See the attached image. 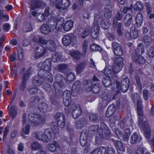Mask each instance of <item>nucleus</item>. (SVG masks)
<instances>
[{"mask_svg":"<svg viewBox=\"0 0 154 154\" xmlns=\"http://www.w3.org/2000/svg\"><path fill=\"white\" fill-rule=\"evenodd\" d=\"M70 99V91L69 90L65 91L63 93V99Z\"/></svg>","mask_w":154,"mask_h":154,"instance_id":"3c124183","label":"nucleus"},{"mask_svg":"<svg viewBox=\"0 0 154 154\" xmlns=\"http://www.w3.org/2000/svg\"><path fill=\"white\" fill-rule=\"evenodd\" d=\"M42 146L39 143L34 142L31 145V148L33 150H38L42 148Z\"/></svg>","mask_w":154,"mask_h":154,"instance_id":"a19ab883","label":"nucleus"},{"mask_svg":"<svg viewBox=\"0 0 154 154\" xmlns=\"http://www.w3.org/2000/svg\"><path fill=\"white\" fill-rule=\"evenodd\" d=\"M67 67V65L64 63L59 64L57 66V68L58 70L62 72L66 70Z\"/></svg>","mask_w":154,"mask_h":154,"instance_id":"c03bdc74","label":"nucleus"},{"mask_svg":"<svg viewBox=\"0 0 154 154\" xmlns=\"http://www.w3.org/2000/svg\"><path fill=\"white\" fill-rule=\"evenodd\" d=\"M64 20L61 18L59 20L56 25V29L57 30L61 29L62 28L63 30L66 32L70 31L72 28L74 24L73 22L71 20H69L64 23Z\"/></svg>","mask_w":154,"mask_h":154,"instance_id":"39448f33","label":"nucleus"},{"mask_svg":"<svg viewBox=\"0 0 154 154\" xmlns=\"http://www.w3.org/2000/svg\"><path fill=\"white\" fill-rule=\"evenodd\" d=\"M28 117L29 120L35 126L42 124L45 120L44 117L37 114H30Z\"/></svg>","mask_w":154,"mask_h":154,"instance_id":"6e6552de","label":"nucleus"},{"mask_svg":"<svg viewBox=\"0 0 154 154\" xmlns=\"http://www.w3.org/2000/svg\"><path fill=\"white\" fill-rule=\"evenodd\" d=\"M30 70L28 69L24 74L23 78V80L20 85V88L22 91L24 90L26 88V82L27 80L30 75Z\"/></svg>","mask_w":154,"mask_h":154,"instance_id":"f3484780","label":"nucleus"},{"mask_svg":"<svg viewBox=\"0 0 154 154\" xmlns=\"http://www.w3.org/2000/svg\"><path fill=\"white\" fill-rule=\"evenodd\" d=\"M44 79L47 80L49 81L47 78H45L43 76H40L38 74V75L35 76L33 81V84L35 86H39L41 85L44 81Z\"/></svg>","mask_w":154,"mask_h":154,"instance_id":"a211bd4d","label":"nucleus"},{"mask_svg":"<svg viewBox=\"0 0 154 154\" xmlns=\"http://www.w3.org/2000/svg\"><path fill=\"white\" fill-rule=\"evenodd\" d=\"M55 118L57 121L58 126L61 128H64L66 125V120L63 114L61 112L58 113L55 116Z\"/></svg>","mask_w":154,"mask_h":154,"instance_id":"ddd939ff","label":"nucleus"},{"mask_svg":"<svg viewBox=\"0 0 154 154\" xmlns=\"http://www.w3.org/2000/svg\"><path fill=\"white\" fill-rule=\"evenodd\" d=\"M135 79L137 84V87L140 89V91L141 93V91L142 90V85L140 82V79L138 76H136L135 77Z\"/></svg>","mask_w":154,"mask_h":154,"instance_id":"6e6d98bb","label":"nucleus"},{"mask_svg":"<svg viewBox=\"0 0 154 154\" xmlns=\"http://www.w3.org/2000/svg\"><path fill=\"white\" fill-rule=\"evenodd\" d=\"M144 47L142 44H139L136 50V55L135 56H140L144 52Z\"/></svg>","mask_w":154,"mask_h":154,"instance_id":"2f4dec72","label":"nucleus"},{"mask_svg":"<svg viewBox=\"0 0 154 154\" xmlns=\"http://www.w3.org/2000/svg\"><path fill=\"white\" fill-rule=\"evenodd\" d=\"M143 20V15L140 12H138L136 15L135 17L136 24L138 28L142 26Z\"/></svg>","mask_w":154,"mask_h":154,"instance_id":"412c9836","label":"nucleus"},{"mask_svg":"<svg viewBox=\"0 0 154 154\" xmlns=\"http://www.w3.org/2000/svg\"><path fill=\"white\" fill-rule=\"evenodd\" d=\"M112 72L109 68H106L104 69V73L106 77H108L110 76L109 75H111L112 74Z\"/></svg>","mask_w":154,"mask_h":154,"instance_id":"052dcab7","label":"nucleus"},{"mask_svg":"<svg viewBox=\"0 0 154 154\" xmlns=\"http://www.w3.org/2000/svg\"><path fill=\"white\" fill-rule=\"evenodd\" d=\"M107 154H116L115 150L111 147H107Z\"/></svg>","mask_w":154,"mask_h":154,"instance_id":"338daca9","label":"nucleus"},{"mask_svg":"<svg viewBox=\"0 0 154 154\" xmlns=\"http://www.w3.org/2000/svg\"><path fill=\"white\" fill-rule=\"evenodd\" d=\"M88 45V41L86 40L85 41L83 44L82 50L84 53L85 54L86 52L87 47Z\"/></svg>","mask_w":154,"mask_h":154,"instance_id":"e2e57ef3","label":"nucleus"},{"mask_svg":"<svg viewBox=\"0 0 154 154\" xmlns=\"http://www.w3.org/2000/svg\"><path fill=\"white\" fill-rule=\"evenodd\" d=\"M114 143L117 149L118 150L122 151H125V149L120 141L115 140L114 141Z\"/></svg>","mask_w":154,"mask_h":154,"instance_id":"4c0bfd02","label":"nucleus"},{"mask_svg":"<svg viewBox=\"0 0 154 154\" xmlns=\"http://www.w3.org/2000/svg\"><path fill=\"white\" fill-rule=\"evenodd\" d=\"M97 150V154H105L107 151L105 147H102L98 149H96L95 150L92 151V152Z\"/></svg>","mask_w":154,"mask_h":154,"instance_id":"49530a36","label":"nucleus"},{"mask_svg":"<svg viewBox=\"0 0 154 154\" xmlns=\"http://www.w3.org/2000/svg\"><path fill=\"white\" fill-rule=\"evenodd\" d=\"M111 25V23L106 20H103L101 21L100 26L103 28L107 29Z\"/></svg>","mask_w":154,"mask_h":154,"instance_id":"e433bc0d","label":"nucleus"},{"mask_svg":"<svg viewBox=\"0 0 154 154\" xmlns=\"http://www.w3.org/2000/svg\"><path fill=\"white\" fill-rule=\"evenodd\" d=\"M131 39H135L137 38L138 36V31L136 30H131Z\"/></svg>","mask_w":154,"mask_h":154,"instance_id":"de8ad7c7","label":"nucleus"},{"mask_svg":"<svg viewBox=\"0 0 154 154\" xmlns=\"http://www.w3.org/2000/svg\"><path fill=\"white\" fill-rule=\"evenodd\" d=\"M34 52V57L38 59L42 57L45 55L46 52V50L43 46H40L36 47Z\"/></svg>","mask_w":154,"mask_h":154,"instance_id":"4468645a","label":"nucleus"},{"mask_svg":"<svg viewBox=\"0 0 154 154\" xmlns=\"http://www.w3.org/2000/svg\"><path fill=\"white\" fill-rule=\"evenodd\" d=\"M55 82L54 83L55 89L59 90L61 87L66 86L67 84L65 78L60 74H57L55 77Z\"/></svg>","mask_w":154,"mask_h":154,"instance_id":"0eeeda50","label":"nucleus"},{"mask_svg":"<svg viewBox=\"0 0 154 154\" xmlns=\"http://www.w3.org/2000/svg\"><path fill=\"white\" fill-rule=\"evenodd\" d=\"M91 134H96L95 143L97 144L101 143L103 139H106L109 136V131L105 123H101L100 128L98 125H92L89 128Z\"/></svg>","mask_w":154,"mask_h":154,"instance_id":"f03ea898","label":"nucleus"},{"mask_svg":"<svg viewBox=\"0 0 154 154\" xmlns=\"http://www.w3.org/2000/svg\"><path fill=\"white\" fill-rule=\"evenodd\" d=\"M72 114L73 117L74 119L77 118L81 115L82 111L79 105L76 104L73 106Z\"/></svg>","mask_w":154,"mask_h":154,"instance_id":"6ab92c4d","label":"nucleus"},{"mask_svg":"<svg viewBox=\"0 0 154 154\" xmlns=\"http://www.w3.org/2000/svg\"><path fill=\"white\" fill-rule=\"evenodd\" d=\"M133 60L140 65H143L145 62V59L141 56H134L132 57Z\"/></svg>","mask_w":154,"mask_h":154,"instance_id":"bb28decb","label":"nucleus"},{"mask_svg":"<svg viewBox=\"0 0 154 154\" xmlns=\"http://www.w3.org/2000/svg\"><path fill=\"white\" fill-rule=\"evenodd\" d=\"M36 17L38 20L39 22H43L45 19V17L43 14L41 13H37Z\"/></svg>","mask_w":154,"mask_h":154,"instance_id":"37998d69","label":"nucleus"},{"mask_svg":"<svg viewBox=\"0 0 154 154\" xmlns=\"http://www.w3.org/2000/svg\"><path fill=\"white\" fill-rule=\"evenodd\" d=\"M29 4L32 10L41 7H44L45 6V4L44 2L38 0H31L29 2Z\"/></svg>","mask_w":154,"mask_h":154,"instance_id":"2eb2a0df","label":"nucleus"},{"mask_svg":"<svg viewBox=\"0 0 154 154\" xmlns=\"http://www.w3.org/2000/svg\"><path fill=\"white\" fill-rule=\"evenodd\" d=\"M102 99L103 101L109 102L110 101V96L105 92H104L102 95Z\"/></svg>","mask_w":154,"mask_h":154,"instance_id":"09e8293b","label":"nucleus"},{"mask_svg":"<svg viewBox=\"0 0 154 154\" xmlns=\"http://www.w3.org/2000/svg\"><path fill=\"white\" fill-rule=\"evenodd\" d=\"M48 40L42 37H39L38 39V42L44 45H46Z\"/></svg>","mask_w":154,"mask_h":154,"instance_id":"5fc2aeb1","label":"nucleus"},{"mask_svg":"<svg viewBox=\"0 0 154 154\" xmlns=\"http://www.w3.org/2000/svg\"><path fill=\"white\" fill-rule=\"evenodd\" d=\"M100 90L99 86L98 84L96 85H93L92 88H89L88 89V91H91L92 90V91L95 93H98Z\"/></svg>","mask_w":154,"mask_h":154,"instance_id":"79ce46f5","label":"nucleus"},{"mask_svg":"<svg viewBox=\"0 0 154 154\" xmlns=\"http://www.w3.org/2000/svg\"><path fill=\"white\" fill-rule=\"evenodd\" d=\"M102 82L106 87H108L112 83V82L109 77H106V78H104L102 79Z\"/></svg>","mask_w":154,"mask_h":154,"instance_id":"ea45409f","label":"nucleus"},{"mask_svg":"<svg viewBox=\"0 0 154 154\" xmlns=\"http://www.w3.org/2000/svg\"><path fill=\"white\" fill-rule=\"evenodd\" d=\"M90 48L91 50L95 51H100L101 50V48L98 45L96 44H93L91 46Z\"/></svg>","mask_w":154,"mask_h":154,"instance_id":"864d4df0","label":"nucleus"},{"mask_svg":"<svg viewBox=\"0 0 154 154\" xmlns=\"http://www.w3.org/2000/svg\"><path fill=\"white\" fill-rule=\"evenodd\" d=\"M84 68V65L83 64L81 63L79 64L77 68L76 72L78 73H81L83 69Z\"/></svg>","mask_w":154,"mask_h":154,"instance_id":"13d9d810","label":"nucleus"},{"mask_svg":"<svg viewBox=\"0 0 154 154\" xmlns=\"http://www.w3.org/2000/svg\"><path fill=\"white\" fill-rule=\"evenodd\" d=\"M75 77L74 74L72 72L68 73L67 76V80L70 82L74 80L75 79Z\"/></svg>","mask_w":154,"mask_h":154,"instance_id":"8fccbe9b","label":"nucleus"},{"mask_svg":"<svg viewBox=\"0 0 154 154\" xmlns=\"http://www.w3.org/2000/svg\"><path fill=\"white\" fill-rule=\"evenodd\" d=\"M99 26L98 24H96L92 27L90 32L89 29L88 28H86L81 34L80 36L82 38H85L90 32L91 33L92 38L95 39L97 38L99 35Z\"/></svg>","mask_w":154,"mask_h":154,"instance_id":"423d86ee","label":"nucleus"},{"mask_svg":"<svg viewBox=\"0 0 154 154\" xmlns=\"http://www.w3.org/2000/svg\"><path fill=\"white\" fill-rule=\"evenodd\" d=\"M40 30L43 34H48L51 31V27L47 24H44L41 27Z\"/></svg>","mask_w":154,"mask_h":154,"instance_id":"c756f323","label":"nucleus"},{"mask_svg":"<svg viewBox=\"0 0 154 154\" xmlns=\"http://www.w3.org/2000/svg\"><path fill=\"white\" fill-rule=\"evenodd\" d=\"M51 4H55L56 8L58 9H65L68 8L70 5L69 0H50Z\"/></svg>","mask_w":154,"mask_h":154,"instance_id":"9d476101","label":"nucleus"},{"mask_svg":"<svg viewBox=\"0 0 154 154\" xmlns=\"http://www.w3.org/2000/svg\"><path fill=\"white\" fill-rule=\"evenodd\" d=\"M132 98L134 102L137 103V112L138 117V123L143 129L145 137L149 140L151 136V130L147 121L144 120V116L141 105L142 101L140 96L137 94L132 95Z\"/></svg>","mask_w":154,"mask_h":154,"instance_id":"f257e3e1","label":"nucleus"},{"mask_svg":"<svg viewBox=\"0 0 154 154\" xmlns=\"http://www.w3.org/2000/svg\"><path fill=\"white\" fill-rule=\"evenodd\" d=\"M53 134H54V137L57 136L59 132V128L57 126H54L52 129Z\"/></svg>","mask_w":154,"mask_h":154,"instance_id":"680f3d73","label":"nucleus"},{"mask_svg":"<svg viewBox=\"0 0 154 154\" xmlns=\"http://www.w3.org/2000/svg\"><path fill=\"white\" fill-rule=\"evenodd\" d=\"M18 56L19 59L20 60H22L23 58V50L21 49H19L18 51Z\"/></svg>","mask_w":154,"mask_h":154,"instance_id":"69168bd1","label":"nucleus"},{"mask_svg":"<svg viewBox=\"0 0 154 154\" xmlns=\"http://www.w3.org/2000/svg\"><path fill=\"white\" fill-rule=\"evenodd\" d=\"M132 15L130 14L126 15L124 19V22L125 26L128 27L130 26L132 23Z\"/></svg>","mask_w":154,"mask_h":154,"instance_id":"b1692460","label":"nucleus"},{"mask_svg":"<svg viewBox=\"0 0 154 154\" xmlns=\"http://www.w3.org/2000/svg\"><path fill=\"white\" fill-rule=\"evenodd\" d=\"M112 48L114 54L117 56H121L123 54V51L121 45L119 43L114 42L112 43Z\"/></svg>","mask_w":154,"mask_h":154,"instance_id":"dca6fc26","label":"nucleus"},{"mask_svg":"<svg viewBox=\"0 0 154 154\" xmlns=\"http://www.w3.org/2000/svg\"><path fill=\"white\" fill-rule=\"evenodd\" d=\"M98 116L96 114H93L90 115L89 118L92 121H95L97 119Z\"/></svg>","mask_w":154,"mask_h":154,"instance_id":"774afa93","label":"nucleus"},{"mask_svg":"<svg viewBox=\"0 0 154 154\" xmlns=\"http://www.w3.org/2000/svg\"><path fill=\"white\" fill-rule=\"evenodd\" d=\"M115 110V107L113 104L109 105L108 107L106 112V115L107 117H109L114 113Z\"/></svg>","mask_w":154,"mask_h":154,"instance_id":"cd10ccee","label":"nucleus"},{"mask_svg":"<svg viewBox=\"0 0 154 154\" xmlns=\"http://www.w3.org/2000/svg\"><path fill=\"white\" fill-rule=\"evenodd\" d=\"M39 100V98L38 96H35L31 98L29 100L30 104L32 105L36 102H38Z\"/></svg>","mask_w":154,"mask_h":154,"instance_id":"603ef678","label":"nucleus"},{"mask_svg":"<svg viewBox=\"0 0 154 154\" xmlns=\"http://www.w3.org/2000/svg\"><path fill=\"white\" fill-rule=\"evenodd\" d=\"M122 14L120 10H119L116 15L114 17V18L118 20H121L122 18Z\"/></svg>","mask_w":154,"mask_h":154,"instance_id":"0e129e2a","label":"nucleus"},{"mask_svg":"<svg viewBox=\"0 0 154 154\" xmlns=\"http://www.w3.org/2000/svg\"><path fill=\"white\" fill-rule=\"evenodd\" d=\"M116 89L118 92L121 91L122 92H126L128 90L129 85V80L126 77L123 79L121 82H116Z\"/></svg>","mask_w":154,"mask_h":154,"instance_id":"1a4fd4ad","label":"nucleus"},{"mask_svg":"<svg viewBox=\"0 0 154 154\" xmlns=\"http://www.w3.org/2000/svg\"><path fill=\"white\" fill-rule=\"evenodd\" d=\"M141 139V137L135 133L132 134L131 138V143L133 144L139 143Z\"/></svg>","mask_w":154,"mask_h":154,"instance_id":"a878e982","label":"nucleus"},{"mask_svg":"<svg viewBox=\"0 0 154 154\" xmlns=\"http://www.w3.org/2000/svg\"><path fill=\"white\" fill-rule=\"evenodd\" d=\"M69 54L74 59L79 60L82 56L85 57L86 54H82L79 51L77 50H72L69 51Z\"/></svg>","mask_w":154,"mask_h":154,"instance_id":"aec40b11","label":"nucleus"},{"mask_svg":"<svg viewBox=\"0 0 154 154\" xmlns=\"http://www.w3.org/2000/svg\"><path fill=\"white\" fill-rule=\"evenodd\" d=\"M38 109L39 111L43 113H46L48 112V106L45 102H42L39 104Z\"/></svg>","mask_w":154,"mask_h":154,"instance_id":"c85d7f7f","label":"nucleus"},{"mask_svg":"<svg viewBox=\"0 0 154 154\" xmlns=\"http://www.w3.org/2000/svg\"><path fill=\"white\" fill-rule=\"evenodd\" d=\"M32 29L31 24L27 22L24 23L23 26V30L24 32H28L31 31Z\"/></svg>","mask_w":154,"mask_h":154,"instance_id":"72a5a7b5","label":"nucleus"},{"mask_svg":"<svg viewBox=\"0 0 154 154\" xmlns=\"http://www.w3.org/2000/svg\"><path fill=\"white\" fill-rule=\"evenodd\" d=\"M8 113L10 117L12 119H14L17 114V110L16 107L11 106Z\"/></svg>","mask_w":154,"mask_h":154,"instance_id":"473e14b6","label":"nucleus"},{"mask_svg":"<svg viewBox=\"0 0 154 154\" xmlns=\"http://www.w3.org/2000/svg\"><path fill=\"white\" fill-rule=\"evenodd\" d=\"M61 57L62 56L60 53L55 52L52 54L51 60L53 62H58L61 60Z\"/></svg>","mask_w":154,"mask_h":154,"instance_id":"7c9ffc66","label":"nucleus"},{"mask_svg":"<svg viewBox=\"0 0 154 154\" xmlns=\"http://www.w3.org/2000/svg\"><path fill=\"white\" fill-rule=\"evenodd\" d=\"M119 61V65L114 64L112 67L113 72L114 73H117L120 72L122 69L123 66V59L121 57H116L114 60L115 62H117L118 61Z\"/></svg>","mask_w":154,"mask_h":154,"instance_id":"f8f14e48","label":"nucleus"},{"mask_svg":"<svg viewBox=\"0 0 154 154\" xmlns=\"http://www.w3.org/2000/svg\"><path fill=\"white\" fill-rule=\"evenodd\" d=\"M46 48L51 51H54L56 48V45L53 40H48L46 45Z\"/></svg>","mask_w":154,"mask_h":154,"instance_id":"5701e85b","label":"nucleus"},{"mask_svg":"<svg viewBox=\"0 0 154 154\" xmlns=\"http://www.w3.org/2000/svg\"><path fill=\"white\" fill-rule=\"evenodd\" d=\"M147 53L149 57H153L154 56V47H151L148 50Z\"/></svg>","mask_w":154,"mask_h":154,"instance_id":"4d7b16f0","label":"nucleus"},{"mask_svg":"<svg viewBox=\"0 0 154 154\" xmlns=\"http://www.w3.org/2000/svg\"><path fill=\"white\" fill-rule=\"evenodd\" d=\"M30 130V125L29 124H27L25 127L24 128H22V132L24 134L27 135L29 133Z\"/></svg>","mask_w":154,"mask_h":154,"instance_id":"bf43d9fd","label":"nucleus"},{"mask_svg":"<svg viewBox=\"0 0 154 154\" xmlns=\"http://www.w3.org/2000/svg\"><path fill=\"white\" fill-rule=\"evenodd\" d=\"M59 144L56 142L54 141L53 143L49 144L47 145L48 150L51 152L55 151L57 148H59Z\"/></svg>","mask_w":154,"mask_h":154,"instance_id":"393cba45","label":"nucleus"},{"mask_svg":"<svg viewBox=\"0 0 154 154\" xmlns=\"http://www.w3.org/2000/svg\"><path fill=\"white\" fill-rule=\"evenodd\" d=\"M143 8V5L140 1L137 2L133 6L134 10L136 11H141Z\"/></svg>","mask_w":154,"mask_h":154,"instance_id":"f704fd0d","label":"nucleus"},{"mask_svg":"<svg viewBox=\"0 0 154 154\" xmlns=\"http://www.w3.org/2000/svg\"><path fill=\"white\" fill-rule=\"evenodd\" d=\"M76 41V37L72 34H68L64 35L62 39V44L65 46L69 45L71 43H75Z\"/></svg>","mask_w":154,"mask_h":154,"instance_id":"9b49d317","label":"nucleus"},{"mask_svg":"<svg viewBox=\"0 0 154 154\" xmlns=\"http://www.w3.org/2000/svg\"><path fill=\"white\" fill-rule=\"evenodd\" d=\"M112 9V6L111 5H107L105 7L104 13V16L106 18L109 19L111 17Z\"/></svg>","mask_w":154,"mask_h":154,"instance_id":"4be33fe9","label":"nucleus"},{"mask_svg":"<svg viewBox=\"0 0 154 154\" xmlns=\"http://www.w3.org/2000/svg\"><path fill=\"white\" fill-rule=\"evenodd\" d=\"M130 135V129L128 128H126L124 132V134L122 135V138L125 140H127L128 139Z\"/></svg>","mask_w":154,"mask_h":154,"instance_id":"a18cd8bd","label":"nucleus"},{"mask_svg":"<svg viewBox=\"0 0 154 154\" xmlns=\"http://www.w3.org/2000/svg\"><path fill=\"white\" fill-rule=\"evenodd\" d=\"M51 60L48 59L43 63L40 62L38 65V67L40 69L38 71V74L40 75L43 76L47 78L50 82L53 81V78L51 73Z\"/></svg>","mask_w":154,"mask_h":154,"instance_id":"7ed1b4c3","label":"nucleus"},{"mask_svg":"<svg viewBox=\"0 0 154 154\" xmlns=\"http://www.w3.org/2000/svg\"><path fill=\"white\" fill-rule=\"evenodd\" d=\"M49 129H46L44 132L37 131L34 132L33 135L37 139L42 140L45 142H48L49 141L51 137L53 135Z\"/></svg>","mask_w":154,"mask_h":154,"instance_id":"20e7f679","label":"nucleus"},{"mask_svg":"<svg viewBox=\"0 0 154 154\" xmlns=\"http://www.w3.org/2000/svg\"><path fill=\"white\" fill-rule=\"evenodd\" d=\"M87 135L85 133H82L80 136V144L82 146H84L85 145L87 142Z\"/></svg>","mask_w":154,"mask_h":154,"instance_id":"c9c22d12","label":"nucleus"},{"mask_svg":"<svg viewBox=\"0 0 154 154\" xmlns=\"http://www.w3.org/2000/svg\"><path fill=\"white\" fill-rule=\"evenodd\" d=\"M80 84V82L79 81H77L74 83L72 87V95L73 93L76 92V91H78L79 90Z\"/></svg>","mask_w":154,"mask_h":154,"instance_id":"58836bf2","label":"nucleus"}]
</instances>
